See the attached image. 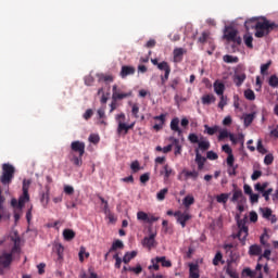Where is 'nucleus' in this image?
Segmentation results:
<instances>
[{
	"label": "nucleus",
	"instance_id": "obj_54",
	"mask_svg": "<svg viewBox=\"0 0 278 278\" xmlns=\"http://www.w3.org/2000/svg\"><path fill=\"white\" fill-rule=\"evenodd\" d=\"M273 162H275V156H273V154H266L264 157V164H266V166H270Z\"/></svg>",
	"mask_w": 278,
	"mask_h": 278
},
{
	"label": "nucleus",
	"instance_id": "obj_15",
	"mask_svg": "<svg viewBox=\"0 0 278 278\" xmlns=\"http://www.w3.org/2000/svg\"><path fill=\"white\" fill-rule=\"evenodd\" d=\"M160 175H163L164 181H168L170 177H175V172L173 170V167L166 164L163 166V169L160 172Z\"/></svg>",
	"mask_w": 278,
	"mask_h": 278
},
{
	"label": "nucleus",
	"instance_id": "obj_63",
	"mask_svg": "<svg viewBox=\"0 0 278 278\" xmlns=\"http://www.w3.org/2000/svg\"><path fill=\"white\" fill-rule=\"evenodd\" d=\"M261 177H262V170H254L251 176V179L252 181H257V179Z\"/></svg>",
	"mask_w": 278,
	"mask_h": 278
},
{
	"label": "nucleus",
	"instance_id": "obj_22",
	"mask_svg": "<svg viewBox=\"0 0 278 278\" xmlns=\"http://www.w3.org/2000/svg\"><path fill=\"white\" fill-rule=\"evenodd\" d=\"M213 86L214 92H216L218 97H223L225 94V84L215 81Z\"/></svg>",
	"mask_w": 278,
	"mask_h": 278
},
{
	"label": "nucleus",
	"instance_id": "obj_37",
	"mask_svg": "<svg viewBox=\"0 0 278 278\" xmlns=\"http://www.w3.org/2000/svg\"><path fill=\"white\" fill-rule=\"evenodd\" d=\"M157 68L159 71H164V73H170V65L166 61L159 63Z\"/></svg>",
	"mask_w": 278,
	"mask_h": 278
},
{
	"label": "nucleus",
	"instance_id": "obj_1",
	"mask_svg": "<svg viewBox=\"0 0 278 278\" xmlns=\"http://www.w3.org/2000/svg\"><path fill=\"white\" fill-rule=\"evenodd\" d=\"M244 27L247 31H249L250 28L255 29V34H254L255 38H264L265 36H268L270 31H277L278 24L275 22L268 21L266 17H262L261 20L257 17H252L245 21Z\"/></svg>",
	"mask_w": 278,
	"mask_h": 278
},
{
	"label": "nucleus",
	"instance_id": "obj_12",
	"mask_svg": "<svg viewBox=\"0 0 278 278\" xmlns=\"http://www.w3.org/2000/svg\"><path fill=\"white\" fill-rule=\"evenodd\" d=\"M13 260L14 257H12V254L4 252L2 255H0V266H2V268H10Z\"/></svg>",
	"mask_w": 278,
	"mask_h": 278
},
{
	"label": "nucleus",
	"instance_id": "obj_51",
	"mask_svg": "<svg viewBox=\"0 0 278 278\" xmlns=\"http://www.w3.org/2000/svg\"><path fill=\"white\" fill-rule=\"evenodd\" d=\"M266 188H268V182H264L263 185L257 182L255 185V190H257V192H265L266 191Z\"/></svg>",
	"mask_w": 278,
	"mask_h": 278
},
{
	"label": "nucleus",
	"instance_id": "obj_5",
	"mask_svg": "<svg viewBox=\"0 0 278 278\" xmlns=\"http://www.w3.org/2000/svg\"><path fill=\"white\" fill-rule=\"evenodd\" d=\"M224 38H226L228 42H233L237 46L242 45V38L238 36V30L233 27L226 28Z\"/></svg>",
	"mask_w": 278,
	"mask_h": 278
},
{
	"label": "nucleus",
	"instance_id": "obj_48",
	"mask_svg": "<svg viewBox=\"0 0 278 278\" xmlns=\"http://www.w3.org/2000/svg\"><path fill=\"white\" fill-rule=\"evenodd\" d=\"M220 262H223V253L217 252L213 258V265L218 266V264H220Z\"/></svg>",
	"mask_w": 278,
	"mask_h": 278
},
{
	"label": "nucleus",
	"instance_id": "obj_50",
	"mask_svg": "<svg viewBox=\"0 0 278 278\" xmlns=\"http://www.w3.org/2000/svg\"><path fill=\"white\" fill-rule=\"evenodd\" d=\"M207 38H210V33L203 31L202 35L199 37L198 41L201 45H205V42H207Z\"/></svg>",
	"mask_w": 278,
	"mask_h": 278
},
{
	"label": "nucleus",
	"instance_id": "obj_31",
	"mask_svg": "<svg viewBox=\"0 0 278 278\" xmlns=\"http://www.w3.org/2000/svg\"><path fill=\"white\" fill-rule=\"evenodd\" d=\"M135 125H136V123H132L130 125L119 124V136H121V134H123V131H124V136H127V134H129V129L135 127Z\"/></svg>",
	"mask_w": 278,
	"mask_h": 278
},
{
	"label": "nucleus",
	"instance_id": "obj_43",
	"mask_svg": "<svg viewBox=\"0 0 278 278\" xmlns=\"http://www.w3.org/2000/svg\"><path fill=\"white\" fill-rule=\"evenodd\" d=\"M244 97L248 101H255V92L252 89H247L244 91Z\"/></svg>",
	"mask_w": 278,
	"mask_h": 278
},
{
	"label": "nucleus",
	"instance_id": "obj_19",
	"mask_svg": "<svg viewBox=\"0 0 278 278\" xmlns=\"http://www.w3.org/2000/svg\"><path fill=\"white\" fill-rule=\"evenodd\" d=\"M189 277L190 278H200L201 277V275H199V264H197V263L189 264Z\"/></svg>",
	"mask_w": 278,
	"mask_h": 278
},
{
	"label": "nucleus",
	"instance_id": "obj_49",
	"mask_svg": "<svg viewBox=\"0 0 278 278\" xmlns=\"http://www.w3.org/2000/svg\"><path fill=\"white\" fill-rule=\"evenodd\" d=\"M261 212L263 214V218H266L268 220V218H270V216H273V210L266 207V208H261Z\"/></svg>",
	"mask_w": 278,
	"mask_h": 278
},
{
	"label": "nucleus",
	"instance_id": "obj_11",
	"mask_svg": "<svg viewBox=\"0 0 278 278\" xmlns=\"http://www.w3.org/2000/svg\"><path fill=\"white\" fill-rule=\"evenodd\" d=\"M157 236V232H151L149 237H144L142 241V245L146 247V249H149L150 251L155 247V237Z\"/></svg>",
	"mask_w": 278,
	"mask_h": 278
},
{
	"label": "nucleus",
	"instance_id": "obj_40",
	"mask_svg": "<svg viewBox=\"0 0 278 278\" xmlns=\"http://www.w3.org/2000/svg\"><path fill=\"white\" fill-rule=\"evenodd\" d=\"M168 194V188H164L161 189L157 193H156V199L157 201H164V199H166V195Z\"/></svg>",
	"mask_w": 278,
	"mask_h": 278
},
{
	"label": "nucleus",
	"instance_id": "obj_27",
	"mask_svg": "<svg viewBox=\"0 0 278 278\" xmlns=\"http://www.w3.org/2000/svg\"><path fill=\"white\" fill-rule=\"evenodd\" d=\"M218 131H220L219 126L210 127L208 125H204V134H207L208 136H214V134H218Z\"/></svg>",
	"mask_w": 278,
	"mask_h": 278
},
{
	"label": "nucleus",
	"instance_id": "obj_56",
	"mask_svg": "<svg viewBox=\"0 0 278 278\" xmlns=\"http://www.w3.org/2000/svg\"><path fill=\"white\" fill-rule=\"evenodd\" d=\"M258 153H262V155L266 154L268 151L266 148H264V144L262 143V140L257 141V147H256Z\"/></svg>",
	"mask_w": 278,
	"mask_h": 278
},
{
	"label": "nucleus",
	"instance_id": "obj_55",
	"mask_svg": "<svg viewBox=\"0 0 278 278\" xmlns=\"http://www.w3.org/2000/svg\"><path fill=\"white\" fill-rule=\"evenodd\" d=\"M174 144H175V155L181 154V146L179 144V139H174Z\"/></svg>",
	"mask_w": 278,
	"mask_h": 278
},
{
	"label": "nucleus",
	"instance_id": "obj_29",
	"mask_svg": "<svg viewBox=\"0 0 278 278\" xmlns=\"http://www.w3.org/2000/svg\"><path fill=\"white\" fill-rule=\"evenodd\" d=\"M224 62H226V64H238V62H240V59L238 56H233L230 54H226L223 58Z\"/></svg>",
	"mask_w": 278,
	"mask_h": 278
},
{
	"label": "nucleus",
	"instance_id": "obj_64",
	"mask_svg": "<svg viewBox=\"0 0 278 278\" xmlns=\"http://www.w3.org/2000/svg\"><path fill=\"white\" fill-rule=\"evenodd\" d=\"M206 157H207V160H216L218 157V154H216V152H214V151H208L206 153Z\"/></svg>",
	"mask_w": 278,
	"mask_h": 278
},
{
	"label": "nucleus",
	"instance_id": "obj_10",
	"mask_svg": "<svg viewBox=\"0 0 278 278\" xmlns=\"http://www.w3.org/2000/svg\"><path fill=\"white\" fill-rule=\"evenodd\" d=\"M225 138H229V140L232 142V144H238V140H236V135L227 131V129L220 130L219 128V135L217 137V140L222 142V140H225Z\"/></svg>",
	"mask_w": 278,
	"mask_h": 278
},
{
	"label": "nucleus",
	"instance_id": "obj_61",
	"mask_svg": "<svg viewBox=\"0 0 278 278\" xmlns=\"http://www.w3.org/2000/svg\"><path fill=\"white\" fill-rule=\"evenodd\" d=\"M225 105H227V97L220 96V101L218 103V108H220L222 110H225Z\"/></svg>",
	"mask_w": 278,
	"mask_h": 278
},
{
	"label": "nucleus",
	"instance_id": "obj_2",
	"mask_svg": "<svg viewBox=\"0 0 278 278\" xmlns=\"http://www.w3.org/2000/svg\"><path fill=\"white\" fill-rule=\"evenodd\" d=\"M72 157L70 159L74 166L80 168L84 164V153H86V143L84 141H73L71 143Z\"/></svg>",
	"mask_w": 278,
	"mask_h": 278
},
{
	"label": "nucleus",
	"instance_id": "obj_36",
	"mask_svg": "<svg viewBox=\"0 0 278 278\" xmlns=\"http://www.w3.org/2000/svg\"><path fill=\"white\" fill-rule=\"evenodd\" d=\"M99 81H105L106 84H112L114 81V76L98 74Z\"/></svg>",
	"mask_w": 278,
	"mask_h": 278
},
{
	"label": "nucleus",
	"instance_id": "obj_6",
	"mask_svg": "<svg viewBox=\"0 0 278 278\" xmlns=\"http://www.w3.org/2000/svg\"><path fill=\"white\" fill-rule=\"evenodd\" d=\"M31 181L24 180L23 181V194L18 199V210H23L25 207V204L29 201V186Z\"/></svg>",
	"mask_w": 278,
	"mask_h": 278
},
{
	"label": "nucleus",
	"instance_id": "obj_44",
	"mask_svg": "<svg viewBox=\"0 0 278 278\" xmlns=\"http://www.w3.org/2000/svg\"><path fill=\"white\" fill-rule=\"evenodd\" d=\"M268 84H269V86H270L271 88H278V77H277V75H271V76L269 77Z\"/></svg>",
	"mask_w": 278,
	"mask_h": 278
},
{
	"label": "nucleus",
	"instance_id": "obj_60",
	"mask_svg": "<svg viewBox=\"0 0 278 278\" xmlns=\"http://www.w3.org/2000/svg\"><path fill=\"white\" fill-rule=\"evenodd\" d=\"M130 273H135V275H140L142 273V266L137 265L136 267H129Z\"/></svg>",
	"mask_w": 278,
	"mask_h": 278
},
{
	"label": "nucleus",
	"instance_id": "obj_62",
	"mask_svg": "<svg viewBox=\"0 0 278 278\" xmlns=\"http://www.w3.org/2000/svg\"><path fill=\"white\" fill-rule=\"evenodd\" d=\"M226 273L231 278H240V276L237 274V271L231 269V268H229V267L226 269Z\"/></svg>",
	"mask_w": 278,
	"mask_h": 278
},
{
	"label": "nucleus",
	"instance_id": "obj_47",
	"mask_svg": "<svg viewBox=\"0 0 278 278\" xmlns=\"http://www.w3.org/2000/svg\"><path fill=\"white\" fill-rule=\"evenodd\" d=\"M260 240H261V244H263V247H265L266 249L270 247V243H268V233H263Z\"/></svg>",
	"mask_w": 278,
	"mask_h": 278
},
{
	"label": "nucleus",
	"instance_id": "obj_4",
	"mask_svg": "<svg viewBox=\"0 0 278 278\" xmlns=\"http://www.w3.org/2000/svg\"><path fill=\"white\" fill-rule=\"evenodd\" d=\"M15 173H16V168H14V165L10 163H3L2 175L0 178L1 184H3V186H9V184H12V179H14Z\"/></svg>",
	"mask_w": 278,
	"mask_h": 278
},
{
	"label": "nucleus",
	"instance_id": "obj_7",
	"mask_svg": "<svg viewBox=\"0 0 278 278\" xmlns=\"http://www.w3.org/2000/svg\"><path fill=\"white\" fill-rule=\"evenodd\" d=\"M177 223L184 228H186V223L192 218V215L188 212H181V211H176L174 214Z\"/></svg>",
	"mask_w": 278,
	"mask_h": 278
},
{
	"label": "nucleus",
	"instance_id": "obj_35",
	"mask_svg": "<svg viewBox=\"0 0 278 278\" xmlns=\"http://www.w3.org/2000/svg\"><path fill=\"white\" fill-rule=\"evenodd\" d=\"M250 255H262V247L254 244L250 247Z\"/></svg>",
	"mask_w": 278,
	"mask_h": 278
},
{
	"label": "nucleus",
	"instance_id": "obj_39",
	"mask_svg": "<svg viewBox=\"0 0 278 278\" xmlns=\"http://www.w3.org/2000/svg\"><path fill=\"white\" fill-rule=\"evenodd\" d=\"M243 40H244V45L249 49H253V36L252 35H249V34L244 35Z\"/></svg>",
	"mask_w": 278,
	"mask_h": 278
},
{
	"label": "nucleus",
	"instance_id": "obj_17",
	"mask_svg": "<svg viewBox=\"0 0 278 278\" xmlns=\"http://www.w3.org/2000/svg\"><path fill=\"white\" fill-rule=\"evenodd\" d=\"M169 127H170L172 131H175L176 134H178V136L184 135V130H181V128H179V117H174L170 121Z\"/></svg>",
	"mask_w": 278,
	"mask_h": 278
},
{
	"label": "nucleus",
	"instance_id": "obj_23",
	"mask_svg": "<svg viewBox=\"0 0 278 278\" xmlns=\"http://www.w3.org/2000/svg\"><path fill=\"white\" fill-rule=\"evenodd\" d=\"M115 121L117 123V134L119 135L121 125H126L125 121H127V117L125 116V113L117 114Z\"/></svg>",
	"mask_w": 278,
	"mask_h": 278
},
{
	"label": "nucleus",
	"instance_id": "obj_45",
	"mask_svg": "<svg viewBox=\"0 0 278 278\" xmlns=\"http://www.w3.org/2000/svg\"><path fill=\"white\" fill-rule=\"evenodd\" d=\"M188 140H189V142H191V144H199V142H200L199 141V136L194 132L189 134Z\"/></svg>",
	"mask_w": 278,
	"mask_h": 278
},
{
	"label": "nucleus",
	"instance_id": "obj_58",
	"mask_svg": "<svg viewBox=\"0 0 278 278\" xmlns=\"http://www.w3.org/2000/svg\"><path fill=\"white\" fill-rule=\"evenodd\" d=\"M177 86H179V77L172 79L169 83V88L173 90H177Z\"/></svg>",
	"mask_w": 278,
	"mask_h": 278
},
{
	"label": "nucleus",
	"instance_id": "obj_8",
	"mask_svg": "<svg viewBox=\"0 0 278 278\" xmlns=\"http://www.w3.org/2000/svg\"><path fill=\"white\" fill-rule=\"evenodd\" d=\"M11 241L14 243V245L9 254H12L13 257L16 255V253H21V237L18 236V232H14V235L11 236Z\"/></svg>",
	"mask_w": 278,
	"mask_h": 278
},
{
	"label": "nucleus",
	"instance_id": "obj_9",
	"mask_svg": "<svg viewBox=\"0 0 278 278\" xmlns=\"http://www.w3.org/2000/svg\"><path fill=\"white\" fill-rule=\"evenodd\" d=\"M222 151H224V153H227V159H226V163L227 166H233V162H236V157L233 156V150H231V147H229V144H224L222 147Z\"/></svg>",
	"mask_w": 278,
	"mask_h": 278
},
{
	"label": "nucleus",
	"instance_id": "obj_42",
	"mask_svg": "<svg viewBox=\"0 0 278 278\" xmlns=\"http://www.w3.org/2000/svg\"><path fill=\"white\" fill-rule=\"evenodd\" d=\"M217 203H224V205L229 201V193H220L216 197Z\"/></svg>",
	"mask_w": 278,
	"mask_h": 278
},
{
	"label": "nucleus",
	"instance_id": "obj_13",
	"mask_svg": "<svg viewBox=\"0 0 278 278\" xmlns=\"http://www.w3.org/2000/svg\"><path fill=\"white\" fill-rule=\"evenodd\" d=\"M129 75H136V67L131 65L122 66V70L119 72V77H122V79H125L129 77Z\"/></svg>",
	"mask_w": 278,
	"mask_h": 278
},
{
	"label": "nucleus",
	"instance_id": "obj_41",
	"mask_svg": "<svg viewBox=\"0 0 278 278\" xmlns=\"http://www.w3.org/2000/svg\"><path fill=\"white\" fill-rule=\"evenodd\" d=\"M182 203L185 207H190V205H194V197L187 195L184 198Z\"/></svg>",
	"mask_w": 278,
	"mask_h": 278
},
{
	"label": "nucleus",
	"instance_id": "obj_59",
	"mask_svg": "<svg viewBox=\"0 0 278 278\" xmlns=\"http://www.w3.org/2000/svg\"><path fill=\"white\" fill-rule=\"evenodd\" d=\"M41 203L43 207H47V205H49V193H42Z\"/></svg>",
	"mask_w": 278,
	"mask_h": 278
},
{
	"label": "nucleus",
	"instance_id": "obj_24",
	"mask_svg": "<svg viewBox=\"0 0 278 278\" xmlns=\"http://www.w3.org/2000/svg\"><path fill=\"white\" fill-rule=\"evenodd\" d=\"M184 60V50L182 48L174 49V62L177 64Z\"/></svg>",
	"mask_w": 278,
	"mask_h": 278
},
{
	"label": "nucleus",
	"instance_id": "obj_52",
	"mask_svg": "<svg viewBox=\"0 0 278 278\" xmlns=\"http://www.w3.org/2000/svg\"><path fill=\"white\" fill-rule=\"evenodd\" d=\"M270 64H273V61L261 65V75H266V72L270 68Z\"/></svg>",
	"mask_w": 278,
	"mask_h": 278
},
{
	"label": "nucleus",
	"instance_id": "obj_25",
	"mask_svg": "<svg viewBox=\"0 0 278 278\" xmlns=\"http://www.w3.org/2000/svg\"><path fill=\"white\" fill-rule=\"evenodd\" d=\"M156 264H161L164 268H170L173 266V263L166 260V256H156Z\"/></svg>",
	"mask_w": 278,
	"mask_h": 278
},
{
	"label": "nucleus",
	"instance_id": "obj_30",
	"mask_svg": "<svg viewBox=\"0 0 278 278\" xmlns=\"http://www.w3.org/2000/svg\"><path fill=\"white\" fill-rule=\"evenodd\" d=\"M136 255H138V252H136V251L126 252L123 257L124 264H129L131 262V260H134V257H136Z\"/></svg>",
	"mask_w": 278,
	"mask_h": 278
},
{
	"label": "nucleus",
	"instance_id": "obj_34",
	"mask_svg": "<svg viewBox=\"0 0 278 278\" xmlns=\"http://www.w3.org/2000/svg\"><path fill=\"white\" fill-rule=\"evenodd\" d=\"M242 197H243L242 190L235 189L232 193L231 202L238 203V201H240Z\"/></svg>",
	"mask_w": 278,
	"mask_h": 278
},
{
	"label": "nucleus",
	"instance_id": "obj_3",
	"mask_svg": "<svg viewBox=\"0 0 278 278\" xmlns=\"http://www.w3.org/2000/svg\"><path fill=\"white\" fill-rule=\"evenodd\" d=\"M237 218V227L239 229L237 235H232V238H238L242 244L247 242V238L249 237V226H247V223H249V218L245 216L244 218L240 219V216H236Z\"/></svg>",
	"mask_w": 278,
	"mask_h": 278
},
{
	"label": "nucleus",
	"instance_id": "obj_46",
	"mask_svg": "<svg viewBox=\"0 0 278 278\" xmlns=\"http://www.w3.org/2000/svg\"><path fill=\"white\" fill-rule=\"evenodd\" d=\"M137 218L139 220H142L143 223H147V220H149V214H147L146 212L139 211L137 213Z\"/></svg>",
	"mask_w": 278,
	"mask_h": 278
},
{
	"label": "nucleus",
	"instance_id": "obj_18",
	"mask_svg": "<svg viewBox=\"0 0 278 278\" xmlns=\"http://www.w3.org/2000/svg\"><path fill=\"white\" fill-rule=\"evenodd\" d=\"M247 80V74L240 73V74H235L232 77L233 84L237 86V88H240Z\"/></svg>",
	"mask_w": 278,
	"mask_h": 278
},
{
	"label": "nucleus",
	"instance_id": "obj_57",
	"mask_svg": "<svg viewBox=\"0 0 278 278\" xmlns=\"http://www.w3.org/2000/svg\"><path fill=\"white\" fill-rule=\"evenodd\" d=\"M113 260H115V268H121V265L123 264V258L118 256V253L113 255Z\"/></svg>",
	"mask_w": 278,
	"mask_h": 278
},
{
	"label": "nucleus",
	"instance_id": "obj_28",
	"mask_svg": "<svg viewBox=\"0 0 278 278\" xmlns=\"http://www.w3.org/2000/svg\"><path fill=\"white\" fill-rule=\"evenodd\" d=\"M255 121V113H249L243 116L244 127H249Z\"/></svg>",
	"mask_w": 278,
	"mask_h": 278
},
{
	"label": "nucleus",
	"instance_id": "obj_20",
	"mask_svg": "<svg viewBox=\"0 0 278 278\" xmlns=\"http://www.w3.org/2000/svg\"><path fill=\"white\" fill-rule=\"evenodd\" d=\"M205 156H202L199 149H195V163L198 164L199 170L203 169V166H205Z\"/></svg>",
	"mask_w": 278,
	"mask_h": 278
},
{
	"label": "nucleus",
	"instance_id": "obj_21",
	"mask_svg": "<svg viewBox=\"0 0 278 278\" xmlns=\"http://www.w3.org/2000/svg\"><path fill=\"white\" fill-rule=\"evenodd\" d=\"M201 101L203 105H212V103H216V97L212 93L204 94Z\"/></svg>",
	"mask_w": 278,
	"mask_h": 278
},
{
	"label": "nucleus",
	"instance_id": "obj_33",
	"mask_svg": "<svg viewBox=\"0 0 278 278\" xmlns=\"http://www.w3.org/2000/svg\"><path fill=\"white\" fill-rule=\"evenodd\" d=\"M55 252L58 254V261L61 262L64 258V245L61 243L56 244Z\"/></svg>",
	"mask_w": 278,
	"mask_h": 278
},
{
	"label": "nucleus",
	"instance_id": "obj_32",
	"mask_svg": "<svg viewBox=\"0 0 278 278\" xmlns=\"http://www.w3.org/2000/svg\"><path fill=\"white\" fill-rule=\"evenodd\" d=\"M210 147V141L203 140V137H201V141L198 143V149L200 151H208Z\"/></svg>",
	"mask_w": 278,
	"mask_h": 278
},
{
	"label": "nucleus",
	"instance_id": "obj_14",
	"mask_svg": "<svg viewBox=\"0 0 278 278\" xmlns=\"http://www.w3.org/2000/svg\"><path fill=\"white\" fill-rule=\"evenodd\" d=\"M131 92L128 93H121L118 92V86L114 85L113 86V93H112V101H123V99H127Z\"/></svg>",
	"mask_w": 278,
	"mask_h": 278
},
{
	"label": "nucleus",
	"instance_id": "obj_53",
	"mask_svg": "<svg viewBox=\"0 0 278 278\" xmlns=\"http://www.w3.org/2000/svg\"><path fill=\"white\" fill-rule=\"evenodd\" d=\"M255 275H256V273L253 271V270H251V268H244V269L242 270V276H243V277L245 276V277L254 278Z\"/></svg>",
	"mask_w": 278,
	"mask_h": 278
},
{
	"label": "nucleus",
	"instance_id": "obj_16",
	"mask_svg": "<svg viewBox=\"0 0 278 278\" xmlns=\"http://www.w3.org/2000/svg\"><path fill=\"white\" fill-rule=\"evenodd\" d=\"M154 121H159L160 123L155 124L153 129H155V131L162 130L164 128V124L166 123V114L154 116Z\"/></svg>",
	"mask_w": 278,
	"mask_h": 278
},
{
	"label": "nucleus",
	"instance_id": "obj_26",
	"mask_svg": "<svg viewBox=\"0 0 278 278\" xmlns=\"http://www.w3.org/2000/svg\"><path fill=\"white\" fill-rule=\"evenodd\" d=\"M118 249H125V244L123 243V241L117 239L112 243L109 253H114V251H118Z\"/></svg>",
	"mask_w": 278,
	"mask_h": 278
},
{
	"label": "nucleus",
	"instance_id": "obj_38",
	"mask_svg": "<svg viewBox=\"0 0 278 278\" xmlns=\"http://www.w3.org/2000/svg\"><path fill=\"white\" fill-rule=\"evenodd\" d=\"M63 237L64 240L71 241L75 238V231H73L72 229H65L63 230Z\"/></svg>",
	"mask_w": 278,
	"mask_h": 278
}]
</instances>
